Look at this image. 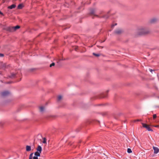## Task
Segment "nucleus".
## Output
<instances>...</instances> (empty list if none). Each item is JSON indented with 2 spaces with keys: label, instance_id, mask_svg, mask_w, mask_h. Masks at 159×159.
I'll return each instance as SVG.
<instances>
[{
  "label": "nucleus",
  "instance_id": "obj_5",
  "mask_svg": "<svg viewBox=\"0 0 159 159\" xmlns=\"http://www.w3.org/2000/svg\"><path fill=\"white\" fill-rule=\"evenodd\" d=\"M158 21V19L156 18H153L151 19L150 20V23L152 24H154Z\"/></svg>",
  "mask_w": 159,
  "mask_h": 159
},
{
  "label": "nucleus",
  "instance_id": "obj_24",
  "mask_svg": "<svg viewBox=\"0 0 159 159\" xmlns=\"http://www.w3.org/2000/svg\"><path fill=\"white\" fill-rule=\"evenodd\" d=\"M33 159H38L37 157L34 156L33 157Z\"/></svg>",
  "mask_w": 159,
  "mask_h": 159
},
{
  "label": "nucleus",
  "instance_id": "obj_26",
  "mask_svg": "<svg viewBox=\"0 0 159 159\" xmlns=\"http://www.w3.org/2000/svg\"><path fill=\"white\" fill-rule=\"evenodd\" d=\"M154 126L155 127H156L159 128V125H155V126Z\"/></svg>",
  "mask_w": 159,
  "mask_h": 159
},
{
  "label": "nucleus",
  "instance_id": "obj_22",
  "mask_svg": "<svg viewBox=\"0 0 159 159\" xmlns=\"http://www.w3.org/2000/svg\"><path fill=\"white\" fill-rule=\"evenodd\" d=\"M153 117L154 119H155L157 117V115L156 114H154L153 116Z\"/></svg>",
  "mask_w": 159,
  "mask_h": 159
},
{
  "label": "nucleus",
  "instance_id": "obj_9",
  "mask_svg": "<svg viewBox=\"0 0 159 159\" xmlns=\"http://www.w3.org/2000/svg\"><path fill=\"white\" fill-rule=\"evenodd\" d=\"M26 150L27 151H30L31 150V147L30 146L27 145L26 146Z\"/></svg>",
  "mask_w": 159,
  "mask_h": 159
},
{
  "label": "nucleus",
  "instance_id": "obj_25",
  "mask_svg": "<svg viewBox=\"0 0 159 159\" xmlns=\"http://www.w3.org/2000/svg\"><path fill=\"white\" fill-rule=\"evenodd\" d=\"M4 56V55L0 53V57H3Z\"/></svg>",
  "mask_w": 159,
  "mask_h": 159
},
{
  "label": "nucleus",
  "instance_id": "obj_11",
  "mask_svg": "<svg viewBox=\"0 0 159 159\" xmlns=\"http://www.w3.org/2000/svg\"><path fill=\"white\" fill-rule=\"evenodd\" d=\"M90 14L91 15H93L94 16H95V10L93 9H92L90 11ZM96 16H97V15H96Z\"/></svg>",
  "mask_w": 159,
  "mask_h": 159
},
{
  "label": "nucleus",
  "instance_id": "obj_18",
  "mask_svg": "<svg viewBox=\"0 0 159 159\" xmlns=\"http://www.w3.org/2000/svg\"><path fill=\"white\" fill-rule=\"evenodd\" d=\"M93 55L97 57H99V56H100V55L99 54H96L95 53H93Z\"/></svg>",
  "mask_w": 159,
  "mask_h": 159
},
{
  "label": "nucleus",
  "instance_id": "obj_31",
  "mask_svg": "<svg viewBox=\"0 0 159 159\" xmlns=\"http://www.w3.org/2000/svg\"><path fill=\"white\" fill-rule=\"evenodd\" d=\"M32 159V158H29V159Z\"/></svg>",
  "mask_w": 159,
  "mask_h": 159
},
{
  "label": "nucleus",
  "instance_id": "obj_17",
  "mask_svg": "<svg viewBox=\"0 0 159 159\" xmlns=\"http://www.w3.org/2000/svg\"><path fill=\"white\" fill-rule=\"evenodd\" d=\"M127 152L129 153H130L132 152V150L131 149L128 148L127 149Z\"/></svg>",
  "mask_w": 159,
  "mask_h": 159
},
{
  "label": "nucleus",
  "instance_id": "obj_6",
  "mask_svg": "<svg viewBox=\"0 0 159 159\" xmlns=\"http://www.w3.org/2000/svg\"><path fill=\"white\" fill-rule=\"evenodd\" d=\"M10 93L7 91H4L1 93V95L3 96H5L8 95Z\"/></svg>",
  "mask_w": 159,
  "mask_h": 159
},
{
  "label": "nucleus",
  "instance_id": "obj_4",
  "mask_svg": "<svg viewBox=\"0 0 159 159\" xmlns=\"http://www.w3.org/2000/svg\"><path fill=\"white\" fill-rule=\"evenodd\" d=\"M143 126L144 128H146L149 131H152V130L149 127V125H148L146 124L142 123Z\"/></svg>",
  "mask_w": 159,
  "mask_h": 159
},
{
  "label": "nucleus",
  "instance_id": "obj_16",
  "mask_svg": "<svg viewBox=\"0 0 159 159\" xmlns=\"http://www.w3.org/2000/svg\"><path fill=\"white\" fill-rule=\"evenodd\" d=\"M1 64L2 65V68H4L6 67V63H1Z\"/></svg>",
  "mask_w": 159,
  "mask_h": 159
},
{
  "label": "nucleus",
  "instance_id": "obj_12",
  "mask_svg": "<svg viewBox=\"0 0 159 159\" xmlns=\"http://www.w3.org/2000/svg\"><path fill=\"white\" fill-rule=\"evenodd\" d=\"M16 7V6L15 4H12L10 6L8 7V8L10 9H12L15 8Z\"/></svg>",
  "mask_w": 159,
  "mask_h": 159
},
{
  "label": "nucleus",
  "instance_id": "obj_8",
  "mask_svg": "<svg viewBox=\"0 0 159 159\" xmlns=\"http://www.w3.org/2000/svg\"><path fill=\"white\" fill-rule=\"evenodd\" d=\"M36 150L37 151L41 153L42 150V148L41 147L40 145H38Z\"/></svg>",
  "mask_w": 159,
  "mask_h": 159
},
{
  "label": "nucleus",
  "instance_id": "obj_2",
  "mask_svg": "<svg viewBox=\"0 0 159 159\" xmlns=\"http://www.w3.org/2000/svg\"><path fill=\"white\" fill-rule=\"evenodd\" d=\"M20 27L19 25L14 27H10L7 28V30L10 32H13L19 29Z\"/></svg>",
  "mask_w": 159,
  "mask_h": 159
},
{
  "label": "nucleus",
  "instance_id": "obj_21",
  "mask_svg": "<svg viewBox=\"0 0 159 159\" xmlns=\"http://www.w3.org/2000/svg\"><path fill=\"white\" fill-rule=\"evenodd\" d=\"M55 63L54 62L52 63L50 65V67H51L52 66H54L55 65Z\"/></svg>",
  "mask_w": 159,
  "mask_h": 159
},
{
  "label": "nucleus",
  "instance_id": "obj_23",
  "mask_svg": "<svg viewBox=\"0 0 159 159\" xmlns=\"http://www.w3.org/2000/svg\"><path fill=\"white\" fill-rule=\"evenodd\" d=\"M15 75V74H11V76H10V77L11 78H13L14 77Z\"/></svg>",
  "mask_w": 159,
  "mask_h": 159
},
{
  "label": "nucleus",
  "instance_id": "obj_20",
  "mask_svg": "<svg viewBox=\"0 0 159 159\" xmlns=\"http://www.w3.org/2000/svg\"><path fill=\"white\" fill-rule=\"evenodd\" d=\"M33 153H31L29 156V158H32Z\"/></svg>",
  "mask_w": 159,
  "mask_h": 159
},
{
  "label": "nucleus",
  "instance_id": "obj_10",
  "mask_svg": "<svg viewBox=\"0 0 159 159\" xmlns=\"http://www.w3.org/2000/svg\"><path fill=\"white\" fill-rule=\"evenodd\" d=\"M45 108L43 106H41L39 107V110L40 112H43L44 111Z\"/></svg>",
  "mask_w": 159,
  "mask_h": 159
},
{
  "label": "nucleus",
  "instance_id": "obj_13",
  "mask_svg": "<svg viewBox=\"0 0 159 159\" xmlns=\"http://www.w3.org/2000/svg\"><path fill=\"white\" fill-rule=\"evenodd\" d=\"M41 153L39 152H36L34 153V155L36 156V157H39L40 156V153Z\"/></svg>",
  "mask_w": 159,
  "mask_h": 159
},
{
  "label": "nucleus",
  "instance_id": "obj_27",
  "mask_svg": "<svg viewBox=\"0 0 159 159\" xmlns=\"http://www.w3.org/2000/svg\"><path fill=\"white\" fill-rule=\"evenodd\" d=\"M0 14H1L2 15H3V14L0 11Z\"/></svg>",
  "mask_w": 159,
  "mask_h": 159
},
{
  "label": "nucleus",
  "instance_id": "obj_14",
  "mask_svg": "<svg viewBox=\"0 0 159 159\" xmlns=\"http://www.w3.org/2000/svg\"><path fill=\"white\" fill-rule=\"evenodd\" d=\"M63 97L61 95H59L57 98V100L58 101H60L62 99Z\"/></svg>",
  "mask_w": 159,
  "mask_h": 159
},
{
  "label": "nucleus",
  "instance_id": "obj_7",
  "mask_svg": "<svg viewBox=\"0 0 159 159\" xmlns=\"http://www.w3.org/2000/svg\"><path fill=\"white\" fill-rule=\"evenodd\" d=\"M153 148L154 150V154H157L158 153L159 151V149L157 147L153 146Z\"/></svg>",
  "mask_w": 159,
  "mask_h": 159
},
{
  "label": "nucleus",
  "instance_id": "obj_30",
  "mask_svg": "<svg viewBox=\"0 0 159 159\" xmlns=\"http://www.w3.org/2000/svg\"><path fill=\"white\" fill-rule=\"evenodd\" d=\"M136 121H139V120H136ZM135 121H136V120H135Z\"/></svg>",
  "mask_w": 159,
  "mask_h": 159
},
{
  "label": "nucleus",
  "instance_id": "obj_1",
  "mask_svg": "<svg viewBox=\"0 0 159 159\" xmlns=\"http://www.w3.org/2000/svg\"><path fill=\"white\" fill-rule=\"evenodd\" d=\"M150 32V30L148 28L144 27H141L137 30L136 32V35L138 36L144 35L148 34Z\"/></svg>",
  "mask_w": 159,
  "mask_h": 159
},
{
  "label": "nucleus",
  "instance_id": "obj_3",
  "mask_svg": "<svg viewBox=\"0 0 159 159\" xmlns=\"http://www.w3.org/2000/svg\"><path fill=\"white\" fill-rule=\"evenodd\" d=\"M123 32V30L120 29H117L114 32V33L117 35H120L122 34Z\"/></svg>",
  "mask_w": 159,
  "mask_h": 159
},
{
  "label": "nucleus",
  "instance_id": "obj_29",
  "mask_svg": "<svg viewBox=\"0 0 159 159\" xmlns=\"http://www.w3.org/2000/svg\"><path fill=\"white\" fill-rule=\"evenodd\" d=\"M98 47H101V48H103V47H101V46H98Z\"/></svg>",
  "mask_w": 159,
  "mask_h": 159
},
{
  "label": "nucleus",
  "instance_id": "obj_15",
  "mask_svg": "<svg viewBox=\"0 0 159 159\" xmlns=\"http://www.w3.org/2000/svg\"><path fill=\"white\" fill-rule=\"evenodd\" d=\"M23 7V5L22 4H20L18 6V8L19 9H21Z\"/></svg>",
  "mask_w": 159,
  "mask_h": 159
},
{
  "label": "nucleus",
  "instance_id": "obj_28",
  "mask_svg": "<svg viewBox=\"0 0 159 159\" xmlns=\"http://www.w3.org/2000/svg\"><path fill=\"white\" fill-rule=\"evenodd\" d=\"M149 70L150 71H151V72H152V71L153 70H152L151 69H149Z\"/></svg>",
  "mask_w": 159,
  "mask_h": 159
},
{
  "label": "nucleus",
  "instance_id": "obj_19",
  "mask_svg": "<svg viewBox=\"0 0 159 159\" xmlns=\"http://www.w3.org/2000/svg\"><path fill=\"white\" fill-rule=\"evenodd\" d=\"M43 143H46V140L45 138H43Z\"/></svg>",
  "mask_w": 159,
  "mask_h": 159
}]
</instances>
